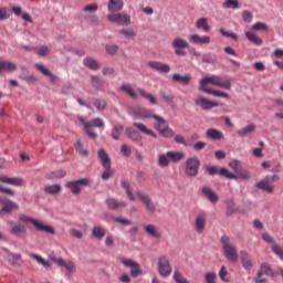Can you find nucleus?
<instances>
[{"label": "nucleus", "instance_id": "9", "mask_svg": "<svg viewBox=\"0 0 283 283\" xmlns=\"http://www.w3.org/2000/svg\"><path fill=\"white\" fill-rule=\"evenodd\" d=\"M262 240H264V242H266L268 244H273L272 252L275 255H277V258H280V260L283 261V247L275 243V239H273V237H271V234H269L268 232L262 233Z\"/></svg>", "mask_w": 283, "mask_h": 283}, {"label": "nucleus", "instance_id": "52", "mask_svg": "<svg viewBox=\"0 0 283 283\" xmlns=\"http://www.w3.org/2000/svg\"><path fill=\"white\" fill-rule=\"evenodd\" d=\"M93 105L98 109V112H105V108L107 107V102L105 99L95 98L93 99Z\"/></svg>", "mask_w": 283, "mask_h": 283}, {"label": "nucleus", "instance_id": "10", "mask_svg": "<svg viewBox=\"0 0 283 283\" xmlns=\"http://www.w3.org/2000/svg\"><path fill=\"white\" fill-rule=\"evenodd\" d=\"M122 264L130 269V277H138L143 275V270L140 269V263L132 259H122Z\"/></svg>", "mask_w": 283, "mask_h": 283}, {"label": "nucleus", "instance_id": "29", "mask_svg": "<svg viewBox=\"0 0 283 283\" xmlns=\"http://www.w3.org/2000/svg\"><path fill=\"white\" fill-rule=\"evenodd\" d=\"M123 6V0H108V12H120Z\"/></svg>", "mask_w": 283, "mask_h": 283}, {"label": "nucleus", "instance_id": "7", "mask_svg": "<svg viewBox=\"0 0 283 283\" xmlns=\"http://www.w3.org/2000/svg\"><path fill=\"white\" fill-rule=\"evenodd\" d=\"M85 125V132L92 140H95V138H98V135L92 129V127H98V129H105V123L101 117H96L87 123H84Z\"/></svg>", "mask_w": 283, "mask_h": 283}, {"label": "nucleus", "instance_id": "53", "mask_svg": "<svg viewBox=\"0 0 283 283\" xmlns=\"http://www.w3.org/2000/svg\"><path fill=\"white\" fill-rule=\"evenodd\" d=\"M169 163H171L169 153L159 155V159H158L159 167H167Z\"/></svg>", "mask_w": 283, "mask_h": 283}, {"label": "nucleus", "instance_id": "51", "mask_svg": "<svg viewBox=\"0 0 283 283\" xmlns=\"http://www.w3.org/2000/svg\"><path fill=\"white\" fill-rule=\"evenodd\" d=\"M27 231L28 229L21 223L14 224L11 229L12 235H17V237L21 235V233H25Z\"/></svg>", "mask_w": 283, "mask_h": 283}, {"label": "nucleus", "instance_id": "22", "mask_svg": "<svg viewBox=\"0 0 283 283\" xmlns=\"http://www.w3.org/2000/svg\"><path fill=\"white\" fill-rule=\"evenodd\" d=\"M97 156L102 163L104 169H109L112 167V159H109V155L103 148L98 149Z\"/></svg>", "mask_w": 283, "mask_h": 283}, {"label": "nucleus", "instance_id": "58", "mask_svg": "<svg viewBox=\"0 0 283 283\" xmlns=\"http://www.w3.org/2000/svg\"><path fill=\"white\" fill-rule=\"evenodd\" d=\"M223 8H233V10H238V8H240V1L238 0H227L226 2H223Z\"/></svg>", "mask_w": 283, "mask_h": 283}, {"label": "nucleus", "instance_id": "11", "mask_svg": "<svg viewBox=\"0 0 283 283\" xmlns=\"http://www.w3.org/2000/svg\"><path fill=\"white\" fill-rule=\"evenodd\" d=\"M158 266H159V275L163 277H169L171 275V264H169V259L165 255H161L158 260Z\"/></svg>", "mask_w": 283, "mask_h": 283}, {"label": "nucleus", "instance_id": "36", "mask_svg": "<svg viewBox=\"0 0 283 283\" xmlns=\"http://www.w3.org/2000/svg\"><path fill=\"white\" fill-rule=\"evenodd\" d=\"M150 118H154L156 120V123L154 124V127L157 132H161V127H166L167 125V120H165V118L160 117L159 115H156V114H153V117Z\"/></svg>", "mask_w": 283, "mask_h": 283}, {"label": "nucleus", "instance_id": "17", "mask_svg": "<svg viewBox=\"0 0 283 283\" xmlns=\"http://www.w3.org/2000/svg\"><path fill=\"white\" fill-rule=\"evenodd\" d=\"M201 192L205 198H207V200L211 202V205H218V202H220V197L218 196V193H216V191H213V189H211V187L205 186L201 189Z\"/></svg>", "mask_w": 283, "mask_h": 283}, {"label": "nucleus", "instance_id": "16", "mask_svg": "<svg viewBox=\"0 0 283 283\" xmlns=\"http://www.w3.org/2000/svg\"><path fill=\"white\" fill-rule=\"evenodd\" d=\"M137 197L145 205L147 211H149L150 213H156V205H154V201H151V197H149V195L137 191Z\"/></svg>", "mask_w": 283, "mask_h": 283}, {"label": "nucleus", "instance_id": "30", "mask_svg": "<svg viewBox=\"0 0 283 283\" xmlns=\"http://www.w3.org/2000/svg\"><path fill=\"white\" fill-rule=\"evenodd\" d=\"M120 92H124L130 98H134V99L138 98V93H136V90H134V87L130 84H127V83L122 84Z\"/></svg>", "mask_w": 283, "mask_h": 283}, {"label": "nucleus", "instance_id": "64", "mask_svg": "<svg viewBox=\"0 0 283 283\" xmlns=\"http://www.w3.org/2000/svg\"><path fill=\"white\" fill-rule=\"evenodd\" d=\"M216 273L214 272H208L206 273V283H216Z\"/></svg>", "mask_w": 283, "mask_h": 283}, {"label": "nucleus", "instance_id": "41", "mask_svg": "<svg viewBox=\"0 0 283 283\" xmlns=\"http://www.w3.org/2000/svg\"><path fill=\"white\" fill-rule=\"evenodd\" d=\"M172 48H176L178 50H185L187 48H189V43L184 40L182 38H176L172 43H171Z\"/></svg>", "mask_w": 283, "mask_h": 283}, {"label": "nucleus", "instance_id": "50", "mask_svg": "<svg viewBox=\"0 0 283 283\" xmlns=\"http://www.w3.org/2000/svg\"><path fill=\"white\" fill-rule=\"evenodd\" d=\"M31 258L38 262V264H42L44 269H50L52 266V263L50 261H45L41 255L31 253Z\"/></svg>", "mask_w": 283, "mask_h": 283}, {"label": "nucleus", "instance_id": "54", "mask_svg": "<svg viewBox=\"0 0 283 283\" xmlns=\"http://www.w3.org/2000/svg\"><path fill=\"white\" fill-rule=\"evenodd\" d=\"M105 50L107 54H109L111 56H116V54H118L119 48L116 44L108 43L105 45Z\"/></svg>", "mask_w": 283, "mask_h": 283}, {"label": "nucleus", "instance_id": "63", "mask_svg": "<svg viewBox=\"0 0 283 283\" xmlns=\"http://www.w3.org/2000/svg\"><path fill=\"white\" fill-rule=\"evenodd\" d=\"M174 280L177 283H189V281L187 279H185V276H182V274L180 272H175Z\"/></svg>", "mask_w": 283, "mask_h": 283}, {"label": "nucleus", "instance_id": "32", "mask_svg": "<svg viewBox=\"0 0 283 283\" xmlns=\"http://www.w3.org/2000/svg\"><path fill=\"white\" fill-rule=\"evenodd\" d=\"M206 136L211 138V140H222V138H224V134L216 128H209Z\"/></svg>", "mask_w": 283, "mask_h": 283}, {"label": "nucleus", "instance_id": "37", "mask_svg": "<svg viewBox=\"0 0 283 283\" xmlns=\"http://www.w3.org/2000/svg\"><path fill=\"white\" fill-rule=\"evenodd\" d=\"M106 234H107V231L101 226H95L92 230V235L96 240H103L104 235Z\"/></svg>", "mask_w": 283, "mask_h": 283}, {"label": "nucleus", "instance_id": "34", "mask_svg": "<svg viewBox=\"0 0 283 283\" xmlns=\"http://www.w3.org/2000/svg\"><path fill=\"white\" fill-rule=\"evenodd\" d=\"M7 259L12 266H21V254L9 252Z\"/></svg>", "mask_w": 283, "mask_h": 283}, {"label": "nucleus", "instance_id": "49", "mask_svg": "<svg viewBox=\"0 0 283 283\" xmlns=\"http://www.w3.org/2000/svg\"><path fill=\"white\" fill-rule=\"evenodd\" d=\"M91 85L95 90H102L104 82H103V80H101V77H98V75H91Z\"/></svg>", "mask_w": 283, "mask_h": 283}, {"label": "nucleus", "instance_id": "61", "mask_svg": "<svg viewBox=\"0 0 283 283\" xmlns=\"http://www.w3.org/2000/svg\"><path fill=\"white\" fill-rule=\"evenodd\" d=\"M105 170L102 174V180H109L114 176V170L112 167L104 168Z\"/></svg>", "mask_w": 283, "mask_h": 283}, {"label": "nucleus", "instance_id": "19", "mask_svg": "<svg viewBox=\"0 0 283 283\" xmlns=\"http://www.w3.org/2000/svg\"><path fill=\"white\" fill-rule=\"evenodd\" d=\"M35 69L43 74V76H48L51 81V83H56L59 81V77L50 71V69L45 67V65L38 63L35 64Z\"/></svg>", "mask_w": 283, "mask_h": 283}, {"label": "nucleus", "instance_id": "18", "mask_svg": "<svg viewBox=\"0 0 283 283\" xmlns=\"http://www.w3.org/2000/svg\"><path fill=\"white\" fill-rule=\"evenodd\" d=\"M255 187H256V189H260L261 191H266L268 193H273V191L275 189V187L271 186L269 176H266L264 179L256 182Z\"/></svg>", "mask_w": 283, "mask_h": 283}, {"label": "nucleus", "instance_id": "56", "mask_svg": "<svg viewBox=\"0 0 283 283\" xmlns=\"http://www.w3.org/2000/svg\"><path fill=\"white\" fill-rule=\"evenodd\" d=\"M217 61L216 56H212L211 53L202 55V63H207L208 65H216Z\"/></svg>", "mask_w": 283, "mask_h": 283}, {"label": "nucleus", "instance_id": "60", "mask_svg": "<svg viewBox=\"0 0 283 283\" xmlns=\"http://www.w3.org/2000/svg\"><path fill=\"white\" fill-rule=\"evenodd\" d=\"M175 143H177V145H184V147H191V143L186 142L182 135H176Z\"/></svg>", "mask_w": 283, "mask_h": 283}, {"label": "nucleus", "instance_id": "15", "mask_svg": "<svg viewBox=\"0 0 283 283\" xmlns=\"http://www.w3.org/2000/svg\"><path fill=\"white\" fill-rule=\"evenodd\" d=\"M148 67H150V70H155V72H159V74H169V72H171V66H169V64L158 61H149Z\"/></svg>", "mask_w": 283, "mask_h": 283}, {"label": "nucleus", "instance_id": "8", "mask_svg": "<svg viewBox=\"0 0 283 283\" xmlns=\"http://www.w3.org/2000/svg\"><path fill=\"white\" fill-rule=\"evenodd\" d=\"M0 205H2L0 209L2 211V216H4V213H7L8 216H12L13 211H19V203L10 199L0 197Z\"/></svg>", "mask_w": 283, "mask_h": 283}, {"label": "nucleus", "instance_id": "28", "mask_svg": "<svg viewBox=\"0 0 283 283\" xmlns=\"http://www.w3.org/2000/svg\"><path fill=\"white\" fill-rule=\"evenodd\" d=\"M172 81L174 83H180V85H189V83H191V75L187 74V75H180L178 73H175L172 75Z\"/></svg>", "mask_w": 283, "mask_h": 283}, {"label": "nucleus", "instance_id": "27", "mask_svg": "<svg viewBox=\"0 0 283 283\" xmlns=\"http://www.w3.org/2000/svg\"><path fill=\"white\" fill-rule=\"evenodd\" d=\"M44 191L49 196H59V193H61V191H63V187L61 186V184L48 185L44 187Z\"/></svg>", "mask_w": 283, "mask_h": 283}, {"label": "nucleus", "instance_id": "4", "mask_svg": "<svg viewBox=\"0 0 283 283\" xmlns=\"http://www.w3.org/2000/svg\"><path fill=\"white\" fill-rule=\"evenodd\" d=\"M219 174L223 178H228V180H251V172L242 168L235 174L230 172L227 168H221Z\"/></svg>", "mask_w": 283, "mask_h": 283}, {"label": "nucleus", "instance_id": "48", "mask_svg": "<svg viewBox=\"0 0 283 283\" xmlns=\"http://www.w3.org/2000/svg\"><path fill=\"white\" fill-rule=\"evenodd\" d=\"M65 176H67V172L63 169H60V170H54L50 172L46 176V178H49V180H54V178L61 179V178H65Z\"/></svg>", "mask_w": 283, "mask_h": 283}, {"label": "nucleus", "instance_id": "31", "mask_svg": "<svg viewBox=\"0 0 283 283\" xmlns=\"http://www.w3.org/2000/svg\"><path fill=\"white\" fill-rule=\"evenodd\" d=\"M253 132H255V125L250 124V125L245 126L244 128L238 130L237 136H239L240 138H247V136H251V134H253Z\"/></svg>", "mask_w": 283, "mask_h": 283}, {"label": "nucleus", "instance_id": "26", "mask_svg": "<svg viewBox=\"0 0 283 283\" xmlns=\"http://www.w3.org/2000/svg\"><path fill=\"white\" fill-rule=\"evenodd\" d=\"M133 126L138 129V132H142V134H146V136H151L153 138H158V135L154 133V130L147 128V126L143 123H133Z\"/></svg>", "mask_w": 283, "mask_h": 283}, {"label": "nucleus", "instance_id": "24", "mask_svg": "<svg viewBox=\"0 0 283 283\" xmlns=\"http://www.w3.org/2000/svg\"><path fill=\"white\" fill-rule=\"evenodd\" d=\"M83 63H84L85 67H88V70H92L93 72L101 70V63H98V61H96L92 56L85 57L83 60Z\"/></svg>", "mask_w": 283, "mask_h": 283}, {"label": "nucleus", "instance_id": "20", "mask_svg": "<svg viewBox=\"0 0 283 283\" xmlns=\"http://www.w3.org/2000/svg\"><path fill=\"white\" fill-rule=\"evenodd\" d=\"M240 260H241V264L243 266V269H245V271H251V269H253V261H251V256L249 255V253L244 250H242L240 252Z\"/></svg>", "mask_w": 283, "mask_h": 283}, {"label": "nucleus", "instance_id": "43", "mask_svg": "<svg viewBox=\"0 0 283 283\" xmlns=\"http://www.w3.org/2000/svg\"><path fill=\"white\" fill-rule=\"evenodd\" d=\"M6 70L7 72H14L17 70V64L9 62V61H2L0 62V74Z\"/></svg>", "mask_w": 283, "mask_h": 283}, {"label": "nucleus", "instance_id": "2", "mask_svg": "<svg viewBox=\"0 0 283 283\" xmlns=\"http://www.w3.org/2000/svg\"><path fill=\"white\" fill-rule=\"evenodd\" d=\"M209 83L216 87H221L222 90H231V82L229 80L222 81V77L216 75L202 78L199 84V90H207Z\"/></svg>", "mask_w": 283, "mask_h": 283}, {"label": "nucleus", "instance_id": "35", "mask_svg": "<svg viewBox=\"0 0 283 283\" xmlns=\"http://www.w3.org/2000/svg\"><path fill=\"white\" fill-rule=\"evenodd\" d=\"M197 30H203V32H211V27L208 23L207 18H200L196 22Z\"/></svg>", "mask_w": 283, "mask_h": 283}, {"label": "nucleus", "instance_id": "62", "mask_svg": "<svg viewBox=\"0 0 283 283\" xmlns=\"http://www.w3.org/2000/svg\"><path fill=\"white\" fill-rule=\"evenodd\" d=\"M159 96L165 103H174V95H169L165 91L159 92Z\"/></svg>", "mask_w": 283, "mask_h": 283}, {"label": "nucleus", "instance_id": "46", "mask_svg": "<svg viewBox=\"0 0 283 283\" xmlns=\"http://www.w3.org/2000/svg\"><path fill=\"white\" fill-rule=\"evenodd\" d=\"M226 205H227L226 216L227 218H231V216L235 213V201H233V199H228Z\"/></svg>", "mask_w": 283, "mask_h": 283}, {"label": "nucleus", "instance_id": "12", "mask_svg": "<svg viewBox=\"0 0 283 283\" xmlns=\"http://www.w3.org/2000/svg\"><path fill=\"white\" fill-rule=\"evenodd\" d=\"M130 116L142 119L151 118L154 116V111L137 106L130 109Z\"/></svg>", "mask_w": 283, "mask_h": 283}, {"label": "nucleus", "instance_id": "6", "mask_svg": "<svg viewBox=\"0 0 283 283\" xmlns=\"http://www.w3.org/2000/svg\"><path fill=\"white\" fill-rule=\"evenodd\" d=\"M200 171V159L190 157L186 160L185 174L188 178H196Z\"/></svg>", "mask_w": 283, "mask_h": 283}, {"label": "nucleus", "instance_id": "13", "mask_svg": "<svg viewBox=\"0 0 283 283\" xmlns=\"http://www.w3.org/2000/svg\"><path fill=\"white\" fill-rule=\"evenodd\" d=\"M207 227V211H200L195 219V230L198 233H205Z\"/></svg>", "mask_w": 283, "mask_h": 283}, {"label": "nucleus", "instance_id": "39", "mask_svg": "<svg viewBox=\"0 0 283 283\" xmlns=\"http://www.w3.org/2000/svg\"><path fill=\"white\" fill-rule=\"evenodd\" d=\"M168 156L170 157V163H180V160H185V153L182 151H168Z\"/></svg>", "mask_w": 283, "mask_h": 283}, {"label": "nucleus", "instance_id": "55", "mask_svg": "<svg viewBox=\"0 0 283 283\" xmlns=\"http://www.w3.org/2000/svg\"><path fill=\"white\" fill-rule=\"evenodd\" d=\"M160 136H164V138H174V129L169 128V124L165 126L161 130H159Z\"/></svg>", "mask_w": 283, "mask_h": 283}, {"label": "nucleus", "instance_id": "59", "mask_svg": "<svg viewBox=\"0 0 283 283\" xmlns=\"http://www.w3.org/2000/svg\"><path fill=\"white\" fill-rule=\"evenodd\" d=\"M119 34H123L126 39H134V36H136V31H134V29H122Z\"/></svg>", "mask_w": 283, "mask_h": 283}, {"label": "nucleus", "instance_id": "47", "mask_svg": "<svg viewBox=\"0 0 283 283\" xmlns=\"http://www.w3.org/2000/svg\"><path fill=\"white\" fill-rule=\"evenodd\" d=\"M125 127L123 125L114 126L111 132V138L113 140H120V133L124 132Z\"/></svg>", "mask_w": 283, "mask_h": 283}, {"label": "nucleus", "instance_id": "21", "mask_svg": "<svg viewBox=\"0 0 283 283\" xmlns=\"http://www.w3.org/2000/svg\"><path fill=\"white\" fill-rule=\"evenodd\" d=\"M0 182L12 185L13 187H21L23 185V179L20 177L0 176Z\"/></svg>", "mask_w": 283, "mask_h": 283}, {"label": "nucleus", "instance_id": "38", "mask_svg": "<svg viewBox=\"0 0 283 283\" xmlns=\"http://www.w3.org/2000/svg\"><path fill=\"white\" fill-rule=\"evenodd\" d=\"M245 36L248 41L254 45H262L263 43L262 38H259L258 34H255L253 31L245 32Z\"/></svg>", "mask_w": 283, "mask_h": 283}, {"label": "nucleus", "instance_id": "3", "mask_svg": "<svg viewBox=\"0 0 283 283\" xmlns=\"http://www.w3.org/2000/svg\"><path fill=\"white\" fill-rule=\"evenodd\" d=\"M220 242L224 258H227L229 262H238V250L235 245L231 244V238H229V235H222Z\"/></svg>", "mask_w": 283, "mask_h": 283}, {"label": "nucleus", "instance_id": "1", "mask_svg": "<svg viewBox=\"0 0 283 283\" xmlns=\"http://www.w3.org/2000/svg\"><path fill=\"white\" fill-rule=\"evenodd\" d=\"M20 222H24V224H28L29 222L33 224L34 229L36 231H40L41 233H49L50 235H54L56 233V230H54L53 227L48 226L32 217H28L27 214H21L19 217Z\"/></svg>", "mask_w": 283, "mask_h": 283}, {"label": "nucleus", "instance_id": "45", "mask_svg": "<svg viewBox=\"0 0 283 283\" xmlns=\"http://www.w3.org/2000/svg\"><path fill=\"white\" fill-rule=\"evenodd\" d=\"M260 272L263 275H269L270 277H275V272L273 271V269H271V264H269V263H261Z\"/></svg>", "mask_w": 283, "mask_h": 283}, {"label": "nucleus", "instance_id": "25", "mask_svg": "<svg viewBox=\"0 0 283 283\" xmlns=\"http://www.w3.org/2000/svg\"><path fill=\"white\" fill-rule=\"evenodd\" d=\"M106 205L108 209H112V210L125 209V207H127V203L125 201H118L114 198L106 199Z\"/></svg>", "mask_w": 283, "mask_h": 283}, {"label": "nucleus", "instance_id": "5", "mask_svg": "<svg viewBox=\"0 0 283 283\" xmlns=\"http://www.w3.org/2000/svg\"><path fill=\"white\" fill-rule=\"evenodd\" d=\"M92 185V180L90 178H82L77 180L67 181L65 184L66 189H70L73 196H80L83 187H90Z\"/></svg>", "mask_w": 283, "mask_h": 283}, {"label": "nucleus", "instance_id": "44", "mask_svg": "<svg viewBox=\"0 0 283 283\" xmlns=\"http://www.w3.org/2000/svg\"><path fill=\"white\" fill-rule=\"evenodd\" d=\"M144 230L146 231V233H148V235H151V238H161L160 232H158L156 226L154 224L144 226Z\"/></svg>", "mask_w": 283, "mask_h": 283}, {"label": "nucleus", "instance_id": "33", "mask_svg": "<svg viewBox=\"0 0 283 283\" xmlns=\"http://www.w3.org/2000/svg\"><path fill=\"white\" fill-rule=\"evenodd\" d=\"M21 70L22 73L20 74V78H22V81H25L27 83H36V81H39L34 74H28V69L25 66H22Z\"/></svg>", "mask_w": 283, "mask_h": 283}, {"label": "nucleus", "instance_id": "14", "mask_svg": "<svg viewBox=\"0 0 283 283\" xmlns=\"http://www.w3.org/2000/svg\"><path fill=\"white\" fill-rule=\"evenodd\" d=\"M195 105L197 107H201V109L209 111L213 109V107H220V103L213 102L207 97H199L195 101Z\"/></svg>", "mask_w": 283, "mask_h": 283}, {"label": "nucleus", "instance_id": "40", "mask_svg": "<svg viewBox=\"0 0 283 283\" xmlns=\"http://www.w3.org/2000/svg\"><path fill=\"white\" fill-rule=\"evenodd\" d=\"M201 92H205V94H211L212 96H217L219 98H229V94L218 90L202 88Z\"/></svg>", "mask_w": 283, "mask_h": 283}, {"label": "nucleus", "instance_id": "42", "mask_svg": "<svg viewBox=\"0 0 283 283\" xmlns=\"http://www.w3.org/2000/svg\"><path fill=\"white\" fill-rule=\"evenodd\" d=\"M75 151L80 154L83 158H87L90 156V151L87 149L83 148V142L81 139H77L76 143L74 144Z\"/></svg>", "mask_w": 283, "mask_h": 283}, {"label": "nucleus", "instance_id": "23", "mask_svg": "<svg viewBox=\"0 0 283 283\" xmlns=\"http://www.w3.org/2000/svg\"><path fill=\"white\" fill-rule=\"evenodd\" d=\"M125 134L127 138H129L134 143H140V140H143V136L140 135V133H138V130L134 129L133 127H126Z\"/></svg>", "mask_w": 283, "mask_h": 283}, {"label": "nucleus", "instance_id": "57", "mask_svg": "<svg viewBox=\"0 0 283 283\" xmlns=\"http://www.w3.org/2000/svg\"><path fill=\"white\" fill-rule=\"evenodd\" d=\"M117 23L118 25H132V18L129 17V14L120 13V18Z\"/></svg>", "mask_w": 283, "mask_h": 283}]
</instances>
